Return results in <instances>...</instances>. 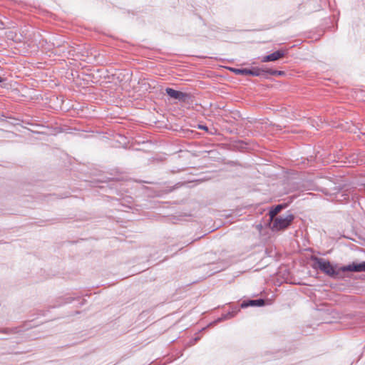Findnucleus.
<instances>
[{
    "instance_id": "obj_1",
    "label": "nucleus",
    "mask_w": 365,
    "mask_h": 365,
    "mask_svg": "<svg viewBox=\"0 0 365 365\" xmlns=\"http://www.w3.org/2000/svg\"><path fill=\"white\" fill-rule=\"evenodd\" d=\"M312 261L314 262L312 267L314 269H319L327 276L336 278L342 271L340 268L336 269V266L332 265L329 261L318 257H312Z\"/></svg>"
},
{
    "instance_id": "obj_2",
    "label": "nucleus",
    "mask_w": 365,
    "mask_h": 365,
    "mask_svg": "<svg viewBox=\"0 0 365 365\" xmlns=\"http://www.w3.org/2000/svg\"><path fill=\"white\" fill-rule=\"evenodd\" d=\"M294 216L293 214L289 212L284 216H279L274 218L272 221V230L279 231L287 228L293 222Z\"/></svg>"
},
{
    "instance_id": "obj_3",
    "label": "nucleus",
    "mask_w": 365,
    "mask_h": 365,
    "mask_svg": "<svg viewBox=\"0 0 365 365\" xmlns=\"http://www.w3.org/2000/svg\"><path fill=\"white\" fill-rule=\"evenodd\" d=\"M230 70L237 75H250L252 76H264L265 70L261 68L254 67L252 68H230Z\"/></svg>"
},
{
    "instance_id": "obj_4",
    "label": "nucleus",
    "mask_w": 365,
    "mask_h": 365,
    "mask_svg": "<svg viewBox=\"0 0 365 365\" xmlns=\"http://www.w3.org/2000/svg\"><path fill=\"white\" fill-rule=\"evenodd\" d=\"M165 92L171 98L178 100L180 102L185 103L190 98V94L176 91L172 88H166Z\"/></svg>"
},
{
    "instance_id": "obj_5",
    "label": "nucleus",
    "mask_w": 365,
    "mask_h": 365,
    "mask_svg": "<svg viewBox=\"0 0 365 365\" xmlns=\"http://www.w3.org/2000/svg\"><path fill=\"white\" fill-rule=\"evenodd\" d=\"M115 78L120 83L122 88H123L125 84L130 81L131 73L128 70H115Z\"/></svg>"
},
{
    "instance_id": "obj_6",
    "label": "nucleus",
    "mask_w": 365,
    "mask_h": 365,
    "mask_svg": "<svg viewBox=\"0 0 365 365\" xmlns=\"http://www.w3.org/2000/svg\"><path fill=\"white\" fill-rule=\"evenodd\" d=\"M340 269L342 272H365V261L361 263H354L349 264L346 266H343L340 267Z\"/></svg>"
},
{
    "instance_id": "obj_7",
    "label": "nucleus",
    "mask_w": 365,
    "mask_h": 365,
    "mask_svg": "<svg viewBox=\"0 0 365 365\" xmlns=\"http://www.w3.org/2000/svg\"><path fill=\"white\" fill-rule=\"evenodd\" d=\"M286 52L284 50H278L276 51L267 56H265L262 58V62H269V61H275L282 57L284 56Z\"/></svg>"
},
{
    "instance_id": "obj_8",
    "label": "nucleus",
    "mask_w": 365,
    "mask_h": 365,
    "mask_svg": "<svg viewBox=\"0 0 365 365\" xmlns=\"http://www.w3.org/2000/svg\"><path fill=\"white\" fill-rule=\"evenodd\" d=\"M265 304V302L263 299H250L247 301H244L241 307L242 308L248 307H262Z\"/></svg>"
},
{
    "instance_id": "obj_9",
    "label": "nucleus",
    "mask_w": 365,
    "mask_h": 365,
    "mask_svg": "<svg viewBox=\"0 0 365 365\" xmlns=\"http://www.w3.org/2000/svg\"><path fill=\"white\" fill-rule=\"evenodd\" d=\"M286 207V205L285 204H279L274 207H272L269 212V220L270 221L271 220H273L274 218H276L277 217V215L284 208Z\"/></svg>"
},
{
    "instance_id": "obj_10",
    "label": "nucleus",
    "mask_w": 365,
    "mask_h": 365,
    "mask_svg": "<svg viewBox=\"0 0 365 365\" xmlns=\"http://www.w3.org/2000/svg\"><path fill=\"white\" fill-rule=\"evenodd\" d=\"M129 141L128 138L121 134H115V148H124L127 146Z\"/></svg>"
},
{
    "instance_id": "obj_11",
    "label": "nucleus",
    "mask_w": 365,
    "mask_h": 365,
    "mask_svg": "<svg viewBox=\"0 0 365 365\" xmlns=\"http://www.w3.org/2000/svg\"><path fill=\"white\" fill-rule=\"evenodd\" d=\"M235 315V312L234 311H232V312H229L226 314H222V316L220 317H219L216 321L215 322H220L223 320H227V319H231L232 317H234Z\"/></svg>"
},
{
    "instance_id": "obj_12",
    "label": "nucleus",
    "mask_w": 365,
    "mask_h": 365,
    "mask_svg": "<svg viewBox=\"0 0 365 365\" xmlns=\"http://www.w3.org/2000/svg\"><path fill=\"white\" fill-rule=\"evenodd\" d=\"M122 198L115 197V210L118 211H123V210L121 208V207H124V205L121 202Z\"/></svg>"
},
{
    "instance_id": "obj_13",
    "label": "nucleus",
    "mask_w": 365,
    "mask_h": 365,
    "mask_svg": "<svg viewBox=\"0 0 365 365\" xmlns=\"http://www.w3.org/2000/svg\"><path fill=\"white\" fill-rule=\"evenodd\" d=\"M267 73L271 74V75L281 76L284 73V72L283 71H274V70H272V69H267V70H265L264 76Z\"/></svg>"
},
{
    "instance_id": "obj_14",
    "label": "nucleus",
    "mask_w": 365,
    "mask_h": 365,
    "mask_svg": "<svg viewBox=\"0 0 365 365\" xmlns=\"http://www.w3.org/2000/svg\"><path fill=\"white\" fill-rule=\"evenodd\" d=\"M351 158L350 160H348L349 163H355L357 161V157L355 155H351L349 156Z\"/></svg>"
},
{
    "instance_id": "obj_15",
    "label": "nucleus",
    "mask_w": 365,
    "mask_h": 365,
    "mask_svg": "<svg viewBox=\"0 0 365 365\" xmlns=\"http://www.w3.org/2000/svg\"><path fill=\"white\" fill-rule=\"evenodd\" d=\"M115 189L117 188L118 187V185H117V182L120 180H121V179H120V178H118L117 176V171L115 170Z\"/></svg>"
},
{
    "instance_id": "obj_16",
    "label": "nucleus",
    "mask_w": 365,
    "mask_h": 365,
    "mask_svg": "<svg viewBox=\"0 0 365 365\" xmlns=\"http://www.w3.org/2000/svg\"><path fill=\"white\" fill-rule=\"evenodd\" d=\"M200 338L199 336H197V337L194 338V339H192V341H191V342H190V345L194 344L195 342H197L198 340H200Z\"/></svg>"
},
{
    "instance_id": "obj_17",
    "label": "nucleus",
    "mask_w": 365,
    "mask_h": 365,
    "mask_svg": "<svg viewBox=\"0 0 365 365\" xmlns=\"http://www.w3.org/2000/svg\"><path fill=\"white\" fill-rule=\"evenodd\" d=\"M199 128L202 129V130H207V127L205 126V125H200Z\"/></svg>"
},
{
    "instance_id": "obj_18",
    "label": "nucleus",
    "mask_w": 365,
    "mask_h": 365,
    "mask_svg": "<svg viewBox=\"0 0 365 365\" xmlns=\"http://www.w3.org/2000/svg\"><path fill=\"white\" fill-rule=\"evenodd\" d=\"M119 227H120V226L118 225V222H115V233L117 232V230L118 229Z\"/></svg>"
},
{
    "instance_id": "obj_19",
    "label": "nucleus",
    "mask_w": 365,
    "mask_h": 365,
    "mask_svg": "<svg viewBox=\"0 0 365 365\" xmlns=\"http://www.w3.org/2000/svg\"><path fill=\"white\" fill-rule=\"evenodd\" d=\"M129 200H130V197H129ZM127 202H128V203H131V201H130V200H127Z\"/></svg>"
},
{
    "instance_id": "obj_20",
    "label": "nucleus",
    "mask_w": 365,
    "mask_h": 365,
    "mask_svg": "<svg viewBox=\"0 0 365 365\" xmlns=\"http://www.w3.org/2000/svg\"><path fill=\"white\" fill-rule=\"evenodd\" d=\"M0 82H1V78L0 77Z\"/></svg>"
}]
</instances>
